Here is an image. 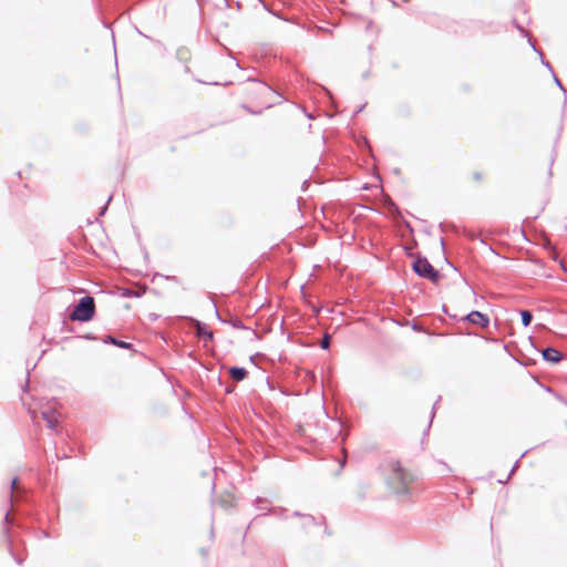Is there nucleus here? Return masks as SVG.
I'll list each match as a JSON object with an SVG mask.
<instances>
[{"instance_id":"6e6552de","label":"nucleus","mask_w":567,"mask_h":567,"mask_svg":"<svg viewBox=\"0 0 567 567\" xmlns=\"http://www.w3.org/2000/svg\"><path fill=\"white\" fill-rule=\"evenodd\" d=\"M230 375L237 380V381H241L246 378L247 375V371L244 369V368H231L230 369Z\"/></svg>"},{"instance_id":"ddd939ff","label":"nucleus","mask_w":567,"mask_h":567,"mask_svg":"<svg viewBox=\"0 0 567 567\" xmlns=\"http://www.w3.org/2000/svg\"><path fill=\"white\" fill-rule=\"evenodd\" d=\"M555 82H556V84H557L558 86H560V87H561L560 81H559L556 76H555Z\"/></svg>"},{"instance_id":"1a4fd4ad","label":"nucleus","mask_w":567,"mask_h":567,"mask_svg":"<svg viewBox=\"0 0 567 567\" xmlns=\"http://www.w3.org/2000/svg\"><path fill=\"white\" fill-rule=\"evenodd\" d=\"M532 319H533V316L529 311H527V310L522 311V322L525 327L529 326V323L532 322Z\"/></svg>"},{"instance_id":"4468645a","label":"nucleus","mask_w":567,"mask_h":567,"mask_svg":"<svg viewBox=\"0 0 567 567\" xmlns=\"http://www.w3.org/2000/svg\"><path fill=\"white\" fill-rule=\"evenodd\" d=\"M306 518H307L308 522H312L313 520V518L311 516H306Z\"/></svg>"},{"instance_id":"39448f33","label":"nucleus","mask_w":567,"mask_h":567,"mask_svg":"<svg viewBox=\"0 0 567 567\" xmlns=\"http://www.w3.org/2000/svg\"><path fill=\"white\" fill-rule=\"evenodd\" d=\"M195 327H196V333L199 338L204 339L205 341L213 339V332L207 329L206 324H204L199 321H195Z\"/></svg>"},{"instance_id":"f03ea898","label":"nucleus","mask_w":567,"mask_h":567,"mask_svg":"<svg viewBox=\"0 0 567 567\" xmlns=\"http://www.w3.org/2000/svg\"><path fill=\"white\" fill-rule=\"evenodd\" d=\"M95 311L94 299L90 296L83 297L73 309L70 318L74 321L85 322L93 318Z\"/></svg>"},{"instance_id":"9b49d317","label":"nucleus","mask_w":567,"mask_h":567,"mask_svg":"<svg viewBox=\"0 0 567 567\" xmlns=\"http://www.w3.org/2000/svg\"><path fill=\"white\" fill-rule=\"evenodd\" d=\"M320 346H321L322 349H328L329 348V346H330V337L328 334H326L323 337V339L321 340Z\"/></svg>"},{"instance_id":"7ed1b4c3","label":"nucleus","mask_w":567,"mask_h":567,"mask_svg":"<svg viewBox=\"0 0 567 567\" xmlns=\"http://www.w3.org/2000/svg\"><path fill=\"white\" fill-rule=\"evenodd\" d=\"M413 269L419 276L427 278L433 282H436L440 278L439 272L425 258H417L413 262Z\"/></svg>"},{"instance_id":"20e7f679","label":"nucleus","mask_w":567,"mask_h":567,"mask_svg":"<svg viewBox=\"0 0 567 567\" xmlns=\"http://www.w3.org/2000/svg\"><path fill=\"white\" fill-rule=\"evenodd\" d=\"M467 320L480 327H486L489 323V319L487 316L481 313L480 311H472L467 315Z\"/></svg>"},{"instance_id":"f257e3e1","label":"nucleus","mask_w":567,"mask_h":567,"mask_svg":"<svg viewBox=\"0 0 567 567\" xmlns=\"http://www.w3.org/2000/svg\"><path fill=\"white\" fill-rule=\"evenodd\" d=\"M385 470L388 472L386 483L392 492L401 496L409 495L412 477L401 467V464L396 461H391Z\"/></svg>"},{"instance_id":"423d86ee","label":"nucleus","mask_w":567,"mask_h":567,"mask_svg":"<svg viewBox=\"0 0 567 567\" xmlns=\"http://www.w3.org/2000/svg\"><path fill=\"white\" fill-rule=\"evenodd\" d=\"M543 358L546 361L557 363L561 360V354L558 350H556L554 348H547L543 351Z\"/></svg>"},{"instance_id":"2eb2a0df","label":"nucleus","mask_w":567,"mask_h":567,"mask_svg":"<svg viewBox=\"0 0 567 567\" xmlns=\"http://www.w3.org/2000/svg\"><path fill=\"white\" fill-rule=\"evenodd\" d=\"M543 63H544L548 69H550V65H549V63H548V62H544V61H543Z\"/></svg>"},{"instance_id":"9d476101","label":"nucleus","mask_w":567,"mask_h":567,"mask_svg":"<svg viewBox=\"0 0 567 567\" xmlns=\"http://www.w3.org/2000/svg\"><path fill=\"white\" fill-rule=\"evenodd\" d=\"M109 342L120 347V348H130L131 344L127 343V342H124V341H117L116 339H114L113 337H109L107 340Z\"/></svg>"},{"instance_id":"f8f14e48","label":"nucleus","mask_w":567,"mask_h":567,"mask_svg":"<svg viewBox=\"0 0 567 567\" xmlns=\"http://www.w3.org/2000/svg\"><path fill=\"white\" fill-rule=\"evenodd\" d=\"M17 485H18V480L17 478L12 480V488L13 489L17 488Z\"/></svg>"},{"instance_id":"0eeeda50","label":"nucleus","mask_w":567,"mask_h":567,"mask_svg":"<svg viewBox=\"0 0 567 567\" xmlns=\"http://www.w3.org/2000/svg\"><path fill=\"white\" fill-rule=\"evenodd\" d=\"M42 417L47 421V424L50 429H54L59 421L54 411H43Z\"/></svg>"}]
</instances>
